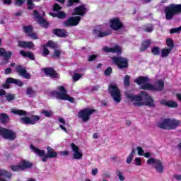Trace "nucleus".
I'll use <instances>...</instances> for the list:
<instances>
[{"label": "nucleus", "mask_w": 181, "mask_h": 181, "mask_svg": "<svg viewBox=\"0 0 181 181\" xmlns=\"http://www.w3.org/2000/svg\"><path fill=\"white\" fill-rule=\"evenodd\" d=\"M93 33L97 37H105V36H110V35H111L112 32L111 31V30H107L105 32H101L98 30H94Z\"/></svg>", "instance_id": "393cba45"}, {"label": "nucleus", "mask_w": 181, "mask_h": 181, "mask_svg": "<svg viewBox=\"0 0 181 181\" xmlns=\"http://www.w3.org/2000/svg\"><path fill=\"white\" fill-rule=\"evenodd\" d=\"M136 102L137 107H141V105H146V107H149L150 108H155L156 107L152 96L146 91H141L140 95H136Z\"/></svg>", "instance_id": "f03ea898"}, {"label": "nucleus", "mask_w": 181, "mask_h": 181, "mask_svg": "<svg viewBox=\"0 0 181 181\" xmlns=\"http://www.w3.org/2000/svg\"><path fill=\"white\" fill-rule=\"evenodd\" d=\"M136 84L141 86V90L152 91L153 93L162 91L163 88H165V82H163V81H158L156 82L158 86H156L149 83V78H148V76H139L136 78Z\"/></svg>", "instance_id": "f257e3e1"}, {"label": "nucleus", "mask_w": 181, "mask_h": 181, "mask_svg": "<svg viewBox=\"0 0 181 181\" xmlns=\"http://www.w3.org/2000/svg\"><path fill=\"white\" fill-rule=\"evenodd\" d=\"M176 97H177V100H180L181 103V93H177L176 95Z\"/></svg>", "instance_id": "774afa93"}, {"label": "nucleus", "mask_w": 181, "mask_h": 181, "mask_svg": "<svg viewBox=\"0 0 181 181\" xmlns=\"http://www.w3.org/2000/svg\"><path fill=\"white\" fill-rule=\"evenodd\" d=\"M164 13L166 21H172L176 16L181 13V4H171L164 7Z\"/></svg>", "instance_id": "7ed1b4c3"}, {"label": "nucleus", "mask_w": 181, "mask_h": 181, "mask_svg": "<svg viewBox=\"0 0 181 181\" xmlns=\"http://www.w3.org/2000/svg\"><path fill=\"white\" fill-rule=\"evenodd\" d=\"M11 68H7V69L4 71V74H11Z\"/></svg>", "instance_id": "69168bd1"}, {"label": "nucleus", "mask_w": 181, "mask_h": 181, "mask_svg": "<svg viewBox=\"0 0 181 181\" xmlns=\"http://www.w3.org/2000/svg\"><path fill=\"white\" fill-rule=\"evenodd\" d=\"M62 9V7L57 4H55L54 6V11H55V13H54L52 16H56L57 18H59V19H64L66 18V13L63 11H60Z\"/></svg>", "instance_id": "aec40b11"}, {"label": "nucleus", "mask_w": 181, "mask_h": 181, "mask_svg": "<svg viewBox=\"0 0 181 181\" xmlns=\"http://www.w3.org/2000/svg\"><path fill=\"white\" fill-rule=\"evenodd\" d=\"M112 73V67H108L105 71V76H110Z\"/></svg>", "instance_id": "5fc2aeb1"}, {"label": "nucleus", "mask_w": 181, "mask_h": 181, "mask_svg": "<svg viewBox=\"0 0 181 181\" xmlns=\"http://www.w3.org/2000/svg\"><path fill=\"white\" fill-rule=\"evenodd\" d=\"M115 64H117L119 69H127L128 67V59L124 57H113L112 58Z\"/></svg>", "instance_id": "ddd939ff"}, {"label": "nucleus", "mask_w": 181, "mask_h": 181, "mask_svg": "<svg viewBox=\"0 0 181 181\" xmlns=\"http://www.w3.org/2000/svg\"><path fill=\"white\" fill-rule=\"evenodd\" d=\"M12 174L5 170H0V181H6L5 179H11Z\"/></svg>", "instance_id": "bb28decb"}, {"label": "nucleus", "mask_w": 181, "mask_h": 181, "mask_svg": "<svg viewBox=\"0 0 181 181\" xmlns=\"http://www.w3.org/2000/svg\"><path fill=\"white\" fill-rule=\"evenodd\" d=\"M11 112L16 115H26V112L22 110L12 109Z\"/></svg>", "instance_id": "ea45409f"}, {"label": "nucleus", "mask_w": 181, "mask_h": 181, "mask_svg": "<svg viewBox=\"0 0 181 181\" xmlns=\"http://www.w3.org/2000/svg\"><path fill=\"white\" fill-rule=\"evenodd\" d=\"M151 53L154 56H159L160 54V48L159 47H153L151 49Z\"/></svg>", "instance_id": "a19ab883"}, {"label": "nucleus", "mask_w": 181, "mask_h": 181, "mask_svg": "<svg viewBox=\"0 0 181 181\" xmlns=\"http://www.w3.org/2000/svg\"><path fill=\"white\" fill-rule=\"evenodd\" d=\"M144 32H147L148 33H151V32H153V25L150 24L145 27Z\"/></svg>", "instance_id": "8fccbe9b"}, {"label": "nucleus", "mask_w": 181, "mask_h": 181, "mask_svg": "<svg viewBox=\"0 0 181 181\" xmlns=\"http://www.w3.org/2000/svg\"><path fill=\"white\" fill-rule=\"evenodd\" d=\"M160 104L162 105H165V107H168L169 108H176L179 107L177 103L173 100L167 101L166 100H163L160 101Z\"/></svg>", "instance_id": "b1692460"}, {"label": "nucleus", "mask_w": 181, "mask_h": 181, "mask_svg": "<svg viewBox=\"0 0 181 181\" xmlns=\"http://www.w3.org/2000/svg\"><path fill=\"white\" fill-rule=\"evenodd\" d=\"M180 126V121L175 119H164L162 122L158 124V127L160 129H176L177 127Z\"/></svg>", "instance_id": "20e7f679"}, {"label": "nucleus", "mask_w": 181, "mask_h": 181, "mask_svg": "<svg viewBox=\"0 0 181 181\" xmlns=\"http://www.w3.org/2000/svg\"><path fill=\"white\" fill-rule=\"evenodd\" d=\"M47 47V46L44 47L42 56H47V54L50 53V51H49Z\"/></svg>", "instance_id": "6e6d98bb"}, {"label": "nucleus", "mask_w": 181, "mask_h": 181, "mask_svg": "<svg viewBox=\"0 0 181 181\" xmlns=\"http://www.w3.org/2000/svg\"><path fill=\"white\" fill-rule=\"evenodd\" d=\"M20 54L23 56V57H28V59H30V60H35V56L30 51L26 52L25 50H21L20 52Z\"/></svg>", "instance_id": "7c9ffc66"}, {"label": "nucleus", "mask_w": 181, "mask_h": 181, "mask_svg": "<svg viewBox=\"0 0 181 181\" xmlns=\"http://www.w3.org/2000/svg\"><path fill=\"white\" fill-rule=\"evenodd\" d=\"M42 71L47 76H49L52 78H59V74L56 73L53 68H45Z\"/></svg>", "instance_id": "4be33fe9"}, {"label": "nucleus", "mask_w": 181, "mask_h": 181, "mask_svg": "<svg viewBox=\"0 0 181 181\" xmlns=\"http://www.w3.org/2000/svg\"><path fill=\"white\" fill-rule=\"evenodd\" d=\"M80 2V0H68L69 6H71L73 4H77Z\"/></svg>", "instance_id": "4d7b16f0"}, {"label": "nucleus", "mask_w": 181, "mask_h": 181, "mask_svg": "<svg viewBox=\"0 0 181 181\" xmlns=\"http://www.w3.org/2000/svg\"><path fill=\"white\" fill-rule=\"evenodd\" d=\"M137 153L139 156H144L145 151H144V149L142 148V147H137Z\"/></svg>", "instance_id": "603ef678"}, {"label": "nucleus", "mask_w": 181, "mask_h": 181, "mask_svg": "<svg viewBox=\"0 0 181 181\" xmlns=\"http://www.w3.org/2000/svg\"><path fill=\"white\" fill-rule=\"evenodd\" d=\"M54 34L59 37H66L67 36V32L64 30L56 29L54 30Z\"/></svg>", "instance_id": "473e14b6"}, {"label": "nucleus", "mask_w": 181, "mask_h": 181, "mask_svg": "<svg viewBox=\"0 0 181 181\" xmlns=\"http://www.w3.org/2000/svg\"><path fill=\"white\" fill-rule=\"evenodd\" d=\"M95 112L93 109L86 108L81 110L78 112V117H79L83 122H87L90 119V117Z\"/></svg>", "instance_id": "9d476101"}, {"label": "nucleus", "mask_w": 181, "mask_h": 181, "mask_svg": "<svg viewBox=\"0 0 181 181\" xmlns=\"http://www.w3.org/2000/svg\"><path fill=\"white\" fill-rule=\"evenodd\" d=\"M4 138V139H8V141H13L16 138V134L13 131L0 127V139Z\"/></svg>", "instance_id": "6e6552de"}, {"label": "nucleus", "mask_w": 181, "mask_h": 181, "mask_svg": "<svg viewBox=\"0 0 181 181\" xmlns=\"http://www.w3.org/2000/svg\"><path fill=\"white\" fill-rule=\"evenodd\" d=\"M29 168H32V163L22 160L19 165H11V169L13 172H21V170H25V169H29Z\"/></svg>", "instance_id": "f8f14e48"}, {"label": "nucleus", "mask_w": 181, "mask_h": 181, "mask_svg": "<svg viewBox=\"0 0 181 181\" xmlns=\"http://www.w3.org/2000/svg\"><path fill=\"white\" fill-rule=\"evenodd\" d=\"M33 15L35 18L37 20V22L40 25V26H42L43 28H47V25H49V23H47V21L45 19L39 16V13L37 12V11H34Z\"/></svg>", "instance_id": "412c9836"}, {"label": "nucleus", "mask_w": 181, "mask_h": 181, "mask_svg": "<svg viewBox=\"0 0 181 181\" xmlns=\"http://www.w3.org/2000/svg\"><path fill=\"white\" fill-rule=\"evenodd\" d=\"M180 32H181V25L180 27L171 28L170 30V35H173L175 33L179 34L180 33Z\"/></svg>", "instance_id": "c03bdc74"}, {"label": "nucleus", "mask_w": 181, "mask_h": 181, "mask_svg": "<svg viewBox=\"0 0 181 181\" xmlns=\"http://www.w3.org/2000/svg\"><path fill=\"white\" fill-rule=\"evenodd\" d=\"M18 45L19 47H24L28 49H32L35 46L32 42H25V41H18Z\"/></svg>", "instance_id": "c756f323"}, {"label": "nucleus", "mask_w": 181, "mask_h": 181, "mask_svg": "<svg viewBox=\"0 0 181 181\" xmlns=\"http://www.w3.org/2000/svg\"><path fill=\"white\" fill-rule=\"evenodd\" d=\"M37 94V92L33 88H30V87L27 88L26 95H28V97H30V98H35Z\"/></svg>", "instance_id": "2f4dec72"}, {"label": "nucleus", "mask_w": 181, "mask_h": 181, "mask_svg": "<svg viewBox=\"0 0 181 181\" xmlns=\"http://www.w3.org/2000/svg\"><path fill=\"white\" fill-rule=\"evenodd\" d=\"M147 165H153V168L158 173H163V163L160 160H156L154 158H150L147 160Z\"/></svg>", "instance_id": "9b49d317"}, {"label": "nucleus", "mask_w": 181, "mask_h": 181, "mask_svg": "<svg viewBox=\"0 0 181 181\" xmlns=\"http://www.w3.org/2000/svg\"><path fill=\"white\" fill-rule=\"evenodd\" d=\"M59 155H61V156H67L69 153V151H60Z\"/></svg>", "instance_id": "13d9d810"}, {"label": "nucleus", "mask_w": 181, "mask_h": 181, "mask_svg": "<svg viewBox=\"0 0 181 181\" xmlns=\"http://www.w3.org/2000/svg\"><path fill=\"white\" fill-rule=\"evenodd\" d=\"M0 120L1 121L2 124H6V122L9 121V117L5 113H1L0 114Z\"/></svg>", "instance_id": "58836bf2"}, {"label": "nucleus", "mask_w": 181, "mask_h": 181, "mask_svg": "<svg viewBox=\"0 0 181 181\" xmlns=\"http://www.w3.org/2000/svg\"><path fill=\"white\" fill-rule=\"evenodd\" d=\"M17 73H19L20 76L24 77V78H30V75L26 72V69L21 65H18L16 68Z\"/></svg>", "instance_id": "5701e85b"}, {"label": "nucleus", "mask_w": 181, "mask_h": 181, "mask_svg": "<svg viewBox=\"0 0 181 181\" xmlns=\"http://www.w3.org/2000/svg\"><path fill=\"white\" fill-rule=\"evenodd\" d=\"M172 52V49L168 47H165L161 49V57H168L169 54H170V52Z\"/></svg>", "instance_id": "c9c22d12"}, {"label": "nucleus", "mask_w": 181, "mask_h": 181, "mask_svg": "<svg viewBox=\"0 0 181 181\" xmlns=\"http://www.w3.org/2000/svg\"><path fill=\"white\" fill-rule=\"evenodd\" d=\"M39 119H40V117L37 115H33L31 117H21L20 119V122L25 125H28L29 124L31 125H35V124H36V122L39 121Z\"/></svg>", "instance_id": "4468645a"}, {"label": "nucleus", "mask_w": 181, "mask_h": 181, "mask_svg": "<svg viewBox=\"0 0 181 181\" xmlns=\"http://www.w3.org/2000/svg\"><path fill=\"white\" fill-rule=\"evenodd\" d=\"M59 121L60 122L59 127L62 131L68 134L67 129H66V121L63 118H59Z\"/></svg>", "instance_id": "4c0bfd02"}, {"label": "nucleus", "mask_w": 181, "mask_h": 181, "mask_svg": "<svg viewBox=\"0 0 181 181\" xmlns=\"http://www.w3.org/2000/svg\"><path fill=\"white\" fill-rule=\"evenodd\" d=\"M98 173V168H94L91 171V175H93V176H96Z\"/></svg>", "instance_id": "bf43d9fd"}, {"label": "nucleus", "mask_w": 181, "mask_h": 181, "mask_svg": "<svg viewBox=\"0 0 181 181\" xmlns=\"http://www.w3.org/2000/svg\"><path fill=\"white\" fill-rule=\"evenodd\" d=\"M80 21H81V17L80 16L71 17L68 18L66 21L64 22V25L77 26V25L80 23Z\"/></svg>", "instance_id": "2eb2a0df"}, {"label": "nucleus", "mask_w": 181, "mask_h": 181, "mask_svg": "<svg viewBox=\"0 0 181 181\" xmlns=\"http://www.w3.org/2000/svg\"><path fill=\"white\" fill-rule=\"evenodd\" d=\"M108 25L112 30H121L124 29V23L119 17H112L108 21Z\"/></svg>", "instance_id": "0eeeda50"}, {"label": "nucleus", "mask_w": 181, "mask_h": 181, "mask_svg": "<svg viewBox=\"0 0 181 181\" xmlns=\"http://www.w3.org/2000/svg\"><path fill=\"white\" fill-rule=\"evenodd\" d=\"M0 56L4 57V59L8 60V59H9V57H11L12 56V52H11V51L6 52V50L5 49L1 48L0 49Z\"/></svg>", "instance_id": "72a5a7b5"}, {"label": "nucleus", "mask_w": 181, "mask_h": 181, "mask_svg": "<svg viewBox=\"0 0 181 181\" xmlns=\"http://www.w3.org/2000/svg\"><path fill=\"white\" fill-rule=\"evenodd\" d=\"M142 165V163H141V158H136V166H141Z\"/></svg>", "instance_id": "0e129e2a"}, {"label": "nucleus", "mask_w": 181, "mask_h": 181, "mask_svg": "<svg viewBox=\"0 0 181 181\" xmlns=\"http://www.w3.org/2000/svg\"><path fill=\"white\" fill-rule=\"evenodd\" d=\"M23 30L30 37H32V39L36 40L37 39V35H36V33L32 32L33 30V28L32 26H26L23 28Z\"/></svg>", "instance_id": "a878e982"}, {"label": "nucleus", "mask_w": 181, "mask_h": 181, "mask_svg": "<svg viewBox=\"0 0 181 181\" xmlns=\"http://www.w3.org/2000/svg\"><path fill=\"white\" fill-rule=\"evenodd\" d=\"M125 94L131 103H133V104L135 105V104H136V95H134V93L129 90L127 91Z\"/></svg>", "instance_id": "c85d7f7f"}, {"label": "nucleus", "mask_w": 181, "mask_h": 181, "mask_svg": "<svg viewBox=\"0 0 181 181\" xmlns=\"http://www.w3.org/2000/svg\"><path fill=\"white\" fill-rule=\"evenodd\" d=\"M108 91L115 102L117 103H121V91L115 83H110L109 85Z\"/></svg>", "instance_id": "423d86ee"}, {"label": "nucleus", "mask_w": 181, "mask_h": 181, "mask_svg": "<svg viewBox=\"0 0 181 181\" xmlns=\"http://www.w3.org/2000/svg\"><path fill=\"white\" fill-rule=\"evenodd\" d=\"M151 45H152V41L151 40H144L139 49L140 52H145V50H147L151 47Z\"/></svg>", "instance_id": "cd10ccee"}, {"label": "nucleus", "mask_w": 181, "mask_h": 181, "mask_svg": "<svg viewBox=\"0 0 181 181\" xmlns=\"http://www.w3.org/2000/svg\"><path fill=\"white\" fill-rule=\"evenodd\" d=\"M60 54H62V50L60 49H54V57H56V59H59L60 57Z\"/></svg>", "instance_id": "49530a36"}, {"label": "nucleus", "mask_w": 181, "mask_h": 181, "mask_svg": "<svg viewBox=\"0 0 181 181\" xmlns=\"http://www.w3.org/2000/svg\"><path fill=\"white\" fill-rule=\"evenodd\" d=\"M97 59V55H90L88 57L89 62H93V60H95Z\"/></svg>", "instance_id": "052dcab7"}, {"label": "nucleus", "mask_w": 181, "mask_h": 181, "mask_svg": "<svg viewBox=\"0 0 181 181\" xmlns=\"http://www.w3.org/2000/svg\"><path fill=\"white\" fill-rule=\"evenodd\" d=\"M58 91L54 90L52 95L58 98V100H64V101H69V103H74V98L67 95V91L63 86H59Z\"/></svg>", "instance_id": "39448f33"}, {"label": "nucleus", "mask_w": 181, "mask_h": 181, "mask_svg": "<svg viewBox=\"0 0 181 181\" xmlns=\"http://www.w3.org/2000/svg\"><path fill=\"white\" fill-rule=\"evenodd\" d=\"M87 13V8H86V5L82 4L74 9V13L72 15H80L83 16Z\"/></svg>", "instance_id": "6ab92c4d"}, {"label": "nucleus", "mask_w": 181, "mask_h": 181, "mask_svg": "<svg viewBox=\"0 0 181 181\" xmlns=\"http://www.w3.org/2000/svg\"><path fill=\"white\" fill-rule=\"evenodd\" d=\"M41 115H44V117H52L53 112L52 111L42 110L41 112Z\"/></svg>", "instance_id": "de8ad7c7"}, {"label": "nucleus", "mask_w": 181, "mask_h": 181, "mask_svg": "<svg viewBox=\"0 0 181 181\" xmlns=\"http://www.w3.org/2000/svg\"><path fill=\"white\" fill-rule=\"evenodd\" d=\"M129 76H125L124 79V85L125 87H129Z\"/></svg>", "instance_id": "3c124183"}, {"label": "nucleus", "mask_w": 181, "mask_h": 181, "mask_svg": "<svg viewBox=\"0 0 181 181\" xmlns=\"http://www.w3.org/2000/svg\"><path fill=\"white\" fill-rule=\"evenodd\" d=\"M166 45L168 47V49H170V50H173V49H175V42H173V40H172V38H167Z\"/></svg>", "instance_id": "e433bc0d"}, {"label": "nucleus", "mask_w": 181, "mask_h": 181, "mask_svg": "<svg viewBox=\"0 0 181 181\" xmlns=\"http://www.w3.org/2000/svg\"><path fill=\"white\" fill-rule=\"evenodd\" d=\"M31 150L36 155H38V156H43L42 158V162H47V159H49V157L47 156H45V151L43 150H40L39 148L35 147L33 145L30 146Z\"/></svg>", "instance_id": "a211bd4d"}, {"label": "nucleus", "mask_w": 181, "mask_h": 181, "mask_svg": "<svg viewBox=\"0 0 181 181\" xmlns=\"http://www.w3.org/2000/svg\"><path fill=\"white\" fill-rule=\"evenodd\" d=\"M135 149H133L132 153L129 155L127 157V159L126 160L127 163L129 164L131 162H132V159H134V156L135 155Z\"/></svg>", "instance_id": "79ce46f5"}, {"label": "nucleus", "mask_w": 181, "mask_h": 181, "mask_svg": "<svg viewBox=\"0 0 181 181\" xmlns=\"http://www.w3.org/2000/svg\"><path fill=\"white\" fill-rule=\"evenodd\" d=\"M47 155L48 158H57V152L54 151L53 148L48 146L47 148Z\"/></svg>", "instance_id": "f704fd0d"}, {"label": "nucleus", "mask_w": 181, "mask_h": 181, "mask_svg": "<svg viewBox=\"0 0 181 181\" xmlns=\"http://www.w3.org/2000/svg\"><path fill=\"white\" fill-rule=\"evenodd\" d=\"M47 47H52V49H56V47H57V43L53 41H49L47 43Z\"/></svg>", "instance_id": "a18cd8bd"}, {"label": "nucleus", "mask_w": 181, "mask_h": 181, "mask_svg": "<svg viewBox=\"0 0 181 181\" xmlns=\"http://www.w3.org/2000/svg\"><path fill=\"white\" fill-rule=\"evenodd\" d=\"M13 83V84H16V86H18V87H22L23 86V82L21 80H18L13 78H8L6 81V83L3 85L4 88H9V84Z\"/></svg>", "instance_id": "dca6fc26"}, {"label": "nucleus", "mask_w": 181, "mask_h": 181, "mask_svg": "<svg viewBox=\"0 0 181 181\" xmlns=\"http://www.w3.org/2000/svg\"><path fill=\"white\" fill-rule=\"evenodd\" d=\"M116 175L117 176V177H119V180L121 181L125 180V177H124V174L121 171L117 170L116 172Z\"/></svg>", "instance_id": "09e8293b"}, {"label": "nucleus", "mask_w": 181, "mask_h": 181, "mask_svg": "<svg viewBox=\"0 0 181 181\" xmlns=\"http://www.w3.org/2000/svg\"><path fill=\"white\" fill-rule=\"evenodd\" d=\"M81 77H83V74L75 73L72 76V80H73V81H75V82L78 81V80H80L81 78Z\"/></svg>", "instance_id": "37998d69"}, {"label": "nucleus", "mask_w": 181, "mask_h": 181, "mask_svg": "<svg viewBox=\"0 0 181 181\" xmlns=\"http://www.w3.org/2000/svg\"><path fill=\"white\" fill-rule=\"evenodd\" d=\"M122 50V48L119 45H115L112 47H104L103 48V51L105 52L106 53H117V54H119L121 53V51Z\"/></svg>", "instance_id": "f3484780"}, {"label": "nucleus", "mask_w": 181, "mask_h": 181, "mask_svg": "<svg viewBox=\"0 0 181 181\" xmlns=\"http://www.w3.org/2000/svg\"><path fill=\"white\" fill-rule=\"evenodd\" d=\"M6 99L7 100V101H13V100H15V95H12V94L6 95Z\"/></svg>", "instance_id": "864d4df0"}, {"label": "nucleus", "mask_w": 181, "mask_h": 181, "mask_svg": "<svg viewBox=\"0 0 181 181\" xmlns=\"http://www.w3.org/2000/svg\"><path fill=\"white\" fill-rule=\"evenodd\" d=\"M174 179H176V180H181V175H173Z\"/></svg>", "instance_id": "e2e57ef3"}, {"label": "nucleus", "mask_w": 181, "mask_h": 181, "mask_svg": "<svg viewBox=\"0 0 181 181\" xmlns=\"http://www.w3.org/2000/svg\"><path fill=\"white\" fill-rule=\"evenodd\" d=\"M22 13H23L22 11H18L16 12L14 15H15V16H21Z\"/></svg>", "instance_id": "338daca9"}, {"label": "nucleus", "mask_w": 181, "mask_h": 181, "mask_svg": "<svg viewBox=\"0 0 181 181\" xmlns=\"http://www.w3.org/2000/svg\"><path fill=\"white\" fill-rule=\"evenodd\" d=\"M71 149L72 151V159L74 160H81L83 159V150L80 147L71 143Z\"/></svg>", "instance_id": "1a4fd4ad"}, {"label": "nucleus", "mask_w": 181, "mask_h": 181, "mask_svg": "<svg viewBox=\"0 0 181 181\" xmlns=\"http://www.w3.org/2000/svg\"><path fill=\"white\" fill-rule=\"evenodd\" d=\"M23 4V0H16V5L21 6V5Z\"/></svg>", "instance_id": "680f3d73"}]
</instances>
